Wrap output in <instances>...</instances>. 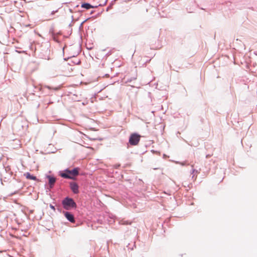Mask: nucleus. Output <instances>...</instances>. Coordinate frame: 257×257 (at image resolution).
Instances as JSON below:
<instances>
[{
    "label": "nucleus",
    "mask_w": 257,
    "mask_h": 257,
    "mask_svg": "<svg viewBox=\"0 0 257 257\" xmlns=\"http://www.w3.org/2000/svg\"><path fill=\"white\" fill-rule=\"evenodd\" d=\"M25 176H26L27 179L32 180H37V179L36 176L32 175L30 173L27 172L25 174Z\"/></svg>",
    "instance_id": "8"
},
{
    "label": "nucleus",
    "mask_w": 257,
    "mask_h": 257,
    "mask_svg": "<svg viewBox=\"0 0 257 257\" xmlns=\"http://www.w3.org/2000/svg\"><path fill=\"white\" fill-rule=\"evenodd\" d=\"M60 88V87H58V88H54V89L55 90H58Z\"/></svg>",
    "instance_id": "15"
},
{
    "label": "nucleus",
    "mask_w": 257,
    "mask_h": 257,
    "mask_svg": "<svg viewBox=\"0 0 257 257\" xmlns=\"http://www.w3.org/2000/svg\"><path fill=\"white\" fill-rule=\"evenodd\" d=\"M66 171H67L69 175L73 176L74 178L79 174V168H75L71 170L66 169Z\"/></svg>",
    "instance_id": "5"
},
{
    "label": "nucleus",
    "mask_w": 257,
    "mask_h": 257,
    "mask_svg": "<svg viewBox=\"0 0 257 257\" xmlns=\"http://www.w3.org/2000/svg\"><path fill=\"white\" fill-rule=\"evenodd\" d=\"M191 167L193 168L194 167V165H191Z\"/></svg>",
    "instance_id": "17"
},
{
    "label": "nucleus",
    "mask_w": 257,
    "mask_h": 257,
    "mask_svg": "<svg viewBox=\"0 0 257 257\" xmlns=\"http://www.w3.org/2000/svg\"><path fill=\"white\" fill-rule=\"evenodd\" d=\"M59 175L61 177L65 179H74V178L73 176L70 175L68 172L66 171V170H65L64 172H60Z\"/></svg>",
    "instance_id": "6"
},
{
    "label": "nucleus",
    "mask_w": 257,
    "mask_h": 257,
    "mask_svg": "<svg viewBox=\"0 0 257 257\" xmlns=\"http://www.w3.org/2000/svg\"><path fill=\"white\" fill-rule=\"evenodd\" d=\"M210 156L209 155H207L206 156V158H209Z\"/></svg>",
    "instance_id": "14"
},
{
    "label": "nucleus",
    "mask_w": 257,
    "mask_h": 257,
    "mask_svg": "<svg viewBox=\"0 0 257 257\" xmlns=\"http://www.w3.org/2000/svg\"><path fill=\"white\" fill-rule=\"evenodd\" d=\"M119 223L123 225L131 224V222H129L128 221H125L123 220H120L119 221Z\"/></svg>",
    "instance_id": "10"
},
{
    "label": "nucleus",
    "mask_w": 257,
    "mask_h": 257,
    "mask_svg": "<svg viewBox=\"0 0 257 257\" xmlns=\"http://www.w3.org/2000/svg\"><path fill=\"white\" fill-rule=\"evenodd\" d=\"M140 140V136L136 134H134L130 136L129 143L131 145L136 146L139 143Z\"/></svg>",
    "instance_id": "2"
},
{
    "label": "nucleus",
    "mask_w": 257,
    "mask_h": 257,
    "mask_svg": "<svg viewBox=\"0 0 257 257\" xmlns=\"http://www.w3.org/2000/svg\"><path fill=\"white\" fill-rule=\"evenodd\" d=\"M63 213L64 214L65 217L69 221H70L71 223L75 222V218L72 213L68 211H63Z\"/></svg>",
    "instance_id": "3"
},
{
    "label": "nucleus",
    "mask_w": 257,
    "mask_h": 257,
    "mask_svg": "<svg viewBox=\"0 0 257 257\" xmlns=\"http://www.w3.org/2000/svg\"><path fill=\"white\" fill-rule=\"evenodd\" d=\"M50 207L52 209H53V210H54V211L55 210V206H53V205H52V204H50Z\"/></svg>",
    "instance_id": "11"
},
{
    "label": "nucleus",
    "mask_w": 257,
    "mask_h": 257,
    "mask_svg": "<svg viewBox=\"0 0 257 257\" xmlns=\"http://www.w3.org/2000/svg\"><path fill=\"white\" fill-rule=\"evenodd\" d=\"M81 7L88 10L90 8H92L93 7L91 5H90L89 4L85 3V4H83L81 5Z\"/></svg>",
    "instance_id": "9"
},
{
    "label": "nucleus",
    "mask_w": 257,
    "mask_h": 257,
    "mask_svg": "<svg viewBox=\"0 0 257 257\" xmlns=\"http://www.w3.org/2000/svg\"><path fill=\"white\" fill-rule=\"evenodd\" d=\"M70 188L73 193L78 194L79 193V187L76 183L73 182H70Z\"/></svg>",
    "instance_id": "4"
},
{
    "label": "nucleus",
    "mask_w": 257,
    "mask_h": 257,
    "mask_svg": "<svg viewBox=\"0 0 257 257\" xmlns=\"http://www.w3.org/2000/svg\"><path fill=\"white\" fill-rule=\"evenodd\" d=\"M47 88H49V89H50V87H49V86H47Z\"/></svg>",
    "instance_id": "16"
},
{
    "label": "nucleus",
    "mask_w": 257,
    "mask_h": 257,
    "mask_svg": "<svg viewBox=\"0 0 257 257\" xmlns=\"http://www.w3.org/2000/svg\"><path fill=\"white\" fill-rule=\"evenodd\" d=\"M192 171V174H193L194 173H198V171L195 169H193Z\"/></svg>",
    "instance_id": "13"
},
{
    "label": "nucleus",
    "mask_w": 257,
    "mask_h": 257,
    "mask_svg": "<svg viewBox=\"0 0 257 257\" xmlns=\"http://www.w3.org/2000/svg\"><path fill=\"white\" fill-rule=\"evenodd\" d=\"M62 205L63 208L67 210L75 209L77 207L76 203L74 200L69 197H66L63 199Z\"/></svg>",
    "instance_id": "1"
},
{
    "label": "nucleus",
    "mask_w": 257,
    "mask_h": 257,
    "mask_svg": "<svg viewBox=\"0 0 257 257\" xmlns=\"http://www.w3.org/2000/svg\"><path fill=\"white\" fill-rule=\"evenodd\" d=\"M46 177L49 180V185L50 187L52 188L56 182V178L50 175H47Z\"/></svg>",
    "instance_id": "7"
},
{
    "label": "nucleus",
    "mask_w": 257,
    "mask_h": 257,
    "mask_svg": "<svg viewBox=\"0 0 257 257\" xmlns=\"http://www.w3.org/2000/svg\"><path fill=\"white\" fill-rule=\"evenodd\" d=\"M179 164H181L182 166H184L186 165V162H181Z\"/></svg>",
    "instance_id": "12"
}]
</instances>
